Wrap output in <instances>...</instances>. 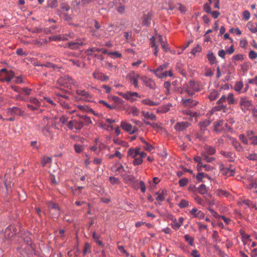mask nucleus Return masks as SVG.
I'll return each instance as SVG.
<instances>
[{
	"instance_id": "nucleus-1",
	"label": "nucleus",
	"mask_w": 257,
	"mask_h": 257,
	"mask_svg": "<svg viewBox=\"0 0 257 257\" xmlns=\"http://www.w3.org/2000/svg\"><path fill=\"white\" fill-rule=\"evenodd\" d=\"M19 252L23 257H30L34 251V246L30 239L27 240V243L24 242L19 248Z\"/></svg>"
},
{
	"instance_id": "nucleus-2",
	"label": "nucleus",
	"mask_w": 257,
	"mask_h": 257,
	"mask_svg": "<svg viewBox=\"0 0 257 257\" xmlns=\"http://www.w3.org/2000/svg\"><path fill=\"white\" fill-rule=\"evenodd\" d=\"M48 206L50 207L49 212L51 217L54 220H57L60 215V208L58 205L53 202L49 201L47 203Z\"/></svg>"
},
{
	"instance_id": "nucleus-3",
	"label": "nucleus",
	"mask_w": 257,
	"mask_h": 257,
	"mask_svg": "<svg viewBox=\"0 0 257 257\" xmlns=\"http://www.w3.org/2000/svg\"><path fill=\"white\" fill-rule=\"evenodd\" d=\"M68 128L74 132L80 130L84 126V122L79 119H74L68 123Z\"/></svg>"
},
{
	"instance_id": "nucleus-4",
	"label": "nucleus",
	"mask_w": 257,
	"mask_h": 257,
	"mask_svg": "<svg viewBox=\"0 0 257 257\" xmlns=\"http://www.w3.org/2000/svg\"><path fill=\"white\" fill-rule=\"evenodd\" d=\"M186 91L189 95H192L194 91L199 90L198 85L193 80L189 81L186 84Z\"/></svg>"
},
{
	"instance_id": "nucleus-5",
	"label": "nucleus",
	"mask_w": 257,
	"mask_h": 257,
	"mask_svg": "<svg viewBox=\"0 0 257 257\" xmlns=\"http://www.w3.org/2000/svg\"><path fill=\"white\" fill-rule=\"evenodd\" d=\"M191 125V123L187 121L177 122L174 128L177 131L181 132L185 131L187 127Z\"/></svg>"
},
{
	"instance_id": "nucleus-6",
	"label": "nucleus",
	"mask_w": 257,
	"mask_h": 257,
	"mask_svg": "<svg viewBox=\"0 0 257 257\" xmlns=\"http://www.w3.org/2000/svg\"><path fill=\"white\" fill-rule=\"evenodd\" d=\"M141 79L147 86L151 89H155L156 88V84L151 79L148 78L146 76H142Z\"/></svg>"
},
{
	"instance_id": "nucleus-7",
	"label": "nucleus",
	"mask_w": 257,
	"mask_h": 257,
	"mask_svg": "<svg viewBox=\"0 0 257 257\" xmlns=\"http://www.w3.org/2000/svg\"><path fill=\"white\" fill-rule=\"evenodd\" d=\"M182 102H183V104L184 106H185L186 107H193V106L196 105L198 103V101L193 100L190 98L186 99H182Z\"/></svg>"
},
{
	"instance_id": "nucleus-8",
	"label": "nucleus",
	"mask_w": 257,
	"mask_h": 257,
	"mask_svg": "<svg viewBox=\"0 0 257 257\" xmlns=\"http://www.w3.org/2000/svg\"><path fill=\"white\" fill-rule=\"evenodd\" d=\"M119 95L122 96L123 98L127 100H132V97L134 96L139 97V94L137 92H128L126 93L122 92L119 93Z\"/></svg>"
},
{
	"instance_id": "nucleus-9",
	"label": "nucleus",
	"mask_w": 257,
	"mask_h": 257,
	"mask_svg": "<svg viewBox=\"0 0 257 257\" xmlns=\"http://www.w3.org/2000/svg\"><path fill=\"white\" fill-rule=\"evenodd\" d=\"M239 104L241 106L242 109L243 110V109H247L248 107L251 105V103L250 101L245 98H241L240 100Z\"/></svg>"
},
{
	"instance_id": "nucleus-10",
	"label": "nucleus",
	"mask_w": 257,
	"mask_h": 257,
	"mask_svg": "<svg viewBox=\"0 0 257 257\" xmlns=\"http://www.w3.org/2000/svg\"><path fill=\"white\" fill-rule=\"evenodd\" d=\"M143 116L146 119H150L151 120H156L157 119V117L156 115H155L153 113L146 112L145 111H142L141 112Z\"/></svg>"
},
{
	"instance_id": "nucleus-11",
	"label": "nucleus",
	"mask_w": 257,
	"mask_h": 257,
	"mask_svg": "<svg viewBox=\"0 0 257 257\" xmlns=\"http://www.w3.org/2000/svg\"><path fill=\"white\" fill-rule=\"evenodd\" d=\"M84 44L83 42L80 41L79 42H70L67 43L68 47L71 49H77L79 48L80 46Z\"/></svg>"
},
{
	"instance_id": "nucleus-12",
	"label": "nucleus",
	"mask_w": 257,
	"mask_h": 257,
	"mask_svg": "<svg viewBox=\"0 0 257 257\" xmlns=\"http://www.w3.org/2000/svg\"><path fill=\"white\" fill-rule=\"evenodd\" d=\"M8 111L10 113H14L18 115H24V111H22L20 108L16 107L9 108Z\"/></svg>"
},
{
	"instance_id": "nucleus-13",
	"label": "nucleus",
	"mask_w": 257,
	"mask_h": 257,
	"mask_svg": "<svg viewBox=\"0 0 257 257\" xmlns=\"http://www.w3.org/2000/svg\"><path fill=\"white\" fill-rule=\"evenodd\" d=\"M207 58L210 64L213 65L216 63V57L211 51L208 52L207 55Z\"/></svg>"
},
{
	"instance_id": "nucleus-14",
	"label": "nucleus",
	"mask_w": 257,
	"mask_h": 257,
	"mask_svg": "<svg viewBox=\"0 0 257 257\" xmlns=\"http://www.w3.org/2000/svg\"><path fill=\"white\" fill-rule=\"evenodd\" d=\"M93 77L94 78L100 80L101 81H105L108 80V77L100 73H94Z\"/></svg>"
},
{
	"instance_id": "nucleus-15",
	"label": "nucleus",
	"mask_w": 257,
	"mask_h": 257,
	"mask_svg": "<svg viewBox=\"0 0 257 257\" xmlns=\"http://www.w3.org/2000/svg\"><path fill=\"white\" fill-rule=\"evenodd\" d=\"M121 127L126 132H130L132 130V126L131 124L122 121L120 124Z\"/></svg>"
},
{
	"instance_id": "nucleus-16",
	"label": "nucleus",
	"mask_w": 257,
	"mask_h": 257,
	"mask_svg": "<svg viewBox=\"0 0 257 257\" xmlns=\"http://www.w3.org/2000/svg\"><path fill=\"white\" fill-rule=\"evenodd\" d=\"M210 123V121L209 120H205L199 123L201 131H205V128L208 126Z\"/></svg>"
},
{
	"instance_id": "nucleus-17",
	"label": "nucleus",
	"mask_w": 257,
	"mask_h": 257,
	"mask_svg": "<svg viewBox=\"0 0 257 257\" xmlns=\"http://www.w3.org/2000/svg\"><path fill=\"white\" fill-rule=\"evenodd\" d=\"M247 26L250 31L252 33L257 32V23H252L249 22L247 24Z\"/></svg>"
},
{
	"instance_id": "nucleus-18",
	"label": "nucleus",
	"mask_w": 257,
	"mask_h": 257,
	"mask_svg": "<svg viewBox=\"0 0 257 257\" xmlns=\"http://www.w3.org/2000/svg\"><path fill=\"white\" fill-rule=\"evenodd\" d=\"M168 66L167 64H164L162 65H160L157 69L156 70H151V71H153L156 75L157 74H159L160 71H162L165 69L167 68Z\"/></svg>"
},
{
	"instance_id": "nucleus-19",
	"label": "nucleus",
	"mask_w": 257,
	"mask_h": 257,
	"mask_svg": "<svg viewBox=\"0 0 257 257\" xmlns=\"http://www.w3.org/2000/svg\"><path fill=\"white\" fill-rule=\"evenodd\" d=\"M69 61L72 62L73 65L76 66L78 67H84L85 66V64L84 62H81L79 60H69Z\"/></svg>"
},
{
	"instance_id": "nucleus-20",
	"label": "nucleus",
	"mask_w": 257,
	"mask_h": 257,
	"mask_svg": "<svg viewBox=\"0 0 257 257\" xmlns=\"http://www.w3.org/2000/svg\"><path fill=\"white\" fill-rule=\"evenodd\" d=\"M156 194L158 195L157 197L156 198V200L162 201L165 200V195L167 194V191L163 190L160 194H159L158 192H157L156 193Z\"/></svg>"
},
{
	"instance_id": "nucleus-21",
	"label": "nucleus",
	"mask_w": 257,
	"mask_h": 257,
	"mask_svg": "<svg viewBox=\"0 0 257 257\" xmlns=\"http://www.w3.org/2000/svg\"><path fill=\"white\" fill-rule=\"evenodd\" d=\"M76 94L79 95L85 96L86 98H91V95L84 90H77Z\"/></svg>"
},
{
	"instance_id": "nucleus-22",
	"label": "nucleus",
	"mask_w": 257,
	"mask_h": 257,
	"mask_svg": "<svg viewBox=\"0 0 257 257\" xmlns=\"http://www.w3.org/2000/svg\"><path fill=\"white\" fill-rule=\"evenodd\" d=\"M198 192L202 195L207 193V190L204 184H201L197 189Z\"/></svg>"
},
{
	"instance_id": "nucleus-23",
	"label": "nucleus",
	"mask_w": 257,
	"mask_h": 257,
	"mask_svg": "<svg viewBox=\"0 0 257 257\" xmlns=\"http://www.w3.org/2000/svg\"><path fill=\"white\" fill-rule=\"evenodd\" d=\"M204 149L207 151L208 155H212L215 153V149L213 147L205 145L204 146Z\"/></svg>"
},
{
	"instance_id": "nucleus-24",
	"label": "nucleus",
	"mask_w": 257,
	"mask_h": 257,
	"mask_svg": "<svg viewBox=\"0 0 257 257\" xmlns=\"http://www.w3.org/2000/svg\"><path fill=\"white\" fill-rule=\"evenodd\" d=\"M142 103L145 105H149V106H154V105H158V103H156L155 102H154L153 101L149 99H146L142 100Z\"/></svg>"
},
{
	"instance_id": "nucleus-25",
	"label": "nucleus",
	"mask_w": 257,
	"mask_h": 257,
	"mask_svg": "<svg viewBox=\"0 0 257 257\" xmlns=\"http://www.w3.org/2000/svg\"><path fill=\"white\" fill-rule=\"evenodd\" d=\"M226 100L229 104H233L236 103V101L234 99V96L232 93H229L226 97Z\"/></svg>"
},
{
	"instance_id": "nucleus-26",
	"label": "nucleus",
	"mask_w": 257,
	"mask_h": 257,
	"mask_svg": "<svg viewBox=\"0 0 257 257\" xmlns=\"http://www.w3.org/2000/svg\"><path fill=\"white\" fill-rule=\"evenodd\" d=\"M80 119L82 120L86 125H88L92 123L90 118L86 115H82L80 117Z\"/></svg>"
},
{
	"instance_id": "nucleus-27",
	"label": "nucleus",
	"mask_w": 257,
	"mask_h": 257,
	"mask_svg": "<svg viewBox=\"0 0 257 257\" xmlns=\"http://www.w3.org/2000/svg\"><path fill=\"white\" fill-rule=\"evenodd\" d=\"M218 93L217 91H212L209 95L208 96V98L211 101L214 100L218 96Z\"/></svg>"
},
{
	"instance_id": "nucleus-28",
	"label": "nucleus",
	"mask_w": 257,
	"mask_h": 257,
	"mask_svg": "<svg viewBox=\"0 0 257 257\" xmlns=\"http://www.w3.org/2000/svg\"><path fill=\"white\" fill-rule=\"evenodd\" d=\"M220 154L226 158L232 159L234 157V155L230 152L222 151H221Z\"/></svg>"
},
{
	"instance_id": "nucleus-29",
	"label": "nucleus",
	"mask_w": 257,
	"mask_h": 257,
	"mask_svg": "<svg viewBox=\"0 0 257 257\" xmlns=\"http://www.w3.org/2000/svg\"><path fill=\"white\" fill-rule=\"evenodd\" d=\"M217 193L219 196H224L227 198L229 195L230 193L225 190L219 189L217 191Z\"/></svg>"
},
{
	"instance_id": "nucleus-30",
	"label": "nucleus",
	"mask_w": 257,
	"mask_h": 257,
	"mask_svg": "<svg viewBox=\"0 0 257 257\" xmlns=\"http://www.w3.org/2000/svg\"><path fill=\"white\" fill-rule=\"evenodd\" d=\"M93 238L99 245L103 246H104V244L102 243V242L99 240V235H97L95 232H93Z\"/></svg>"
},
{
	"instance_id": "nucleus-31",
	"label": "nucleus",
	"mask_w": 257,
	"mask_h": 257,
	"mask_svg": "<svg viewBox=\"0 0 257 257\" xmlns=\"http://www.w3.org/2000/svg\"><path fill=\"white\" fill-rule=\"evenodd\" d=\"M51 162V158L50 157H43L41 164L43 167H44L47 163Z\"/></svg>"
},
{
	"instance_id": "nucleus-32",
	"label": "nucleus",
	"mask_w": 257,
	"mask_h": 257,
	"mask_svg": "<svg viewBox=\"0 0 257 257\" xmlns=\"http://www.w3.org/2000/svg\"><path fill=\"white\" fill-rule=\"evenodd\" d=\"M180 208H182L186 207L189 205V202L188 201H186V200L182 199L181 200L180 203L178 204Z\"/></svg>"
},
{
	"instance_id": "nucleus-33",
	"label": "nucleus",
	"mask_w": 257,
	"mask_h": 257,
	"mask_svg": "<svg viewBox=\"0 0 257 257\" xmlns=\"http://www.w3.org/2000/svg\"><path fill=\"white\" fill-rule=\"evenodd\" d=\"M184 238L186 241H187L190 245H193L194 238L188 234L184 236Z\"/></svg>"
},
{
	"instance_id": "nucleus-34",
	"label": "nucleus",
	"mask_w": 257,
	"mask_h": 257,
	"mask_svg": "<svg viewBox=\"0 0 257 257\" xmlns=\"http://www.w3.org/2000/svg\"><path fill=\"white\" fill-rule=\"evenodd\" d=\"M232 145L237 151H242V147L241 146L240 144L237 141H233L232 142Z\"/></svg>"
},
{
	"instance_id": "nucleus-35",
	"label": "nucleus",
	"mask_w": 257,
	"mask_h": 257,
	"mask_svg": "<svg viewBox=\"0 0 257 257\" xmlns=\"http://www.w3.org/2000/svg\"><path fill=\"white\" fill-rule=\"evenodd\" d=\"M15 74L14 72L10 71L8 72L7 77L5 78L6 81L8 82H9L11 81L12 78L14 77Z\"/></svg>"
},
{
	"instance_id": "nucleus-36",
	"label": "nucleus",
	"mask_w": 257,
	"mask_h": 257,
	"mask_svg": "<svg viewBox=\"0 0 257 257\" xmlns=\"http://www.w3.org/2000/svg\"><path fill=\"white\" fill-rule=\"evenodd\" d=\"M223 125V121H221V120H218L217 121H216L215 123H214V130L215 131H220L218 129V127H219V126H221Z\"/></svg>"
},
{
	"instance_id": "nucleus-37",
	"label": "nucleus",
	"mask_w": 257,
	"mask_h": 257,
	"mask_svg": "<svg viewBox=\"0 0 257 257\" xmlns=\"http://www.w3.org/2000/svg\"><path fill=\"white\" fill-rule=\"evenodd\" d=\"M127 155L132 156L133 158L135 159L139 155L135 151H134V149L131 148L128 151Z\"/></svg>"
},
{
	"instance_id": "nucleus-38",
	"label": "nucleus",
	"mask_w": 257,
	"mask_h": 257,
	"mask_svg": "<svg viewBox=\"0 0 257 257\" xmlns=\"http://www.w3.org/2000/svg\"><path fill=\"white\" fill-rule=\"evenodd\" d=\"M99 102L101 103H103L105 106H106L107 108H109L110 109H114L116 108V105L113 104L110 105L103 100H100Z\"/></svg>"
},
{
	"instance_id": "nucleus-39",
	"label": "nucleus",
	"mask_w": 257,
	"mask_h": 257,
	"mask_svg": "<svg viewBox=\"0 0 257 257\" xmlns=\"http://www.w3.org/2000/svg\"><path fill=\"white\" fill-rule=\"evenodd\" d=\"M122 177L124 178V179L131 182H134L136 181L135 177L131 175L122 176Z\"/></svg>"
},
{
	"instance_id": "nucleus-40",
	"label": "nucleus",
	"mask_w": 257,
	"mask_h": 257,
	"mask_svg": "<svg viewBox=\"0 0 257 257\" xmlns=\"http://www.w3.org/2000/svg\"><path fill=\"white\" fill-rule=\"evenodd\" d=\"M243 84L241 82H237L236 83L234 89L236 91H239L242 88Z\"/></svg>"
},
{
	"instance_id": "nucleus-41",
	"label": "nucleus",
	"mask_w": 257,
	"mask_h": 257,
	"mask_svg": "<svg viewBox=\"0 0 257 257\" xmlns=\"http://www.w3.org/2000/svg\"><path fill=\"white\" fill-rule=\"evenodd\" d=\"M223 167L224 166L222 165L220 166V171L223 175L228 176L230 169L228 168H224Z\"/></svg>"
},
{
	"instance_id": "nucleus-42",
	"label": "nucleus",
	"mask_w": 257,
	"mask_h": 257,
	"mask_svg": "<svg viewBox=\"0 0 257 257\" xmlns=\"http://www.w3.org/2000/svg\"><path fill=\"white\" fill-rule=\"evenodd\" d=\"M109 181H110V183L111 184H120V182H119L118 179L117 178L113 177H110L109 178Z\"/></svg>"
},
{
	"instance_id": "nucleus-43",
	"label": "nucleus",
	"mask_w": 257,
	"mask_h": 257,
	"mask_svg": "<svg viewBox=\"0 0 257 257\" xmlns=\"http://www.w3.org/2000/svg\"><path fill=\"white\" fill-rule=\"evenodd\" d=\"M188 183V179L186 178H183L179 180V184L180 186L181 187H184L186 186L187 184Z\"/></svg>"
},
{
	"instance_id": "nucleus-44",
	"label": "nucleus",
	"mask_w": 257,
	"mask_h": 257,
	"mask_svg": "<svg viewBox=\"0 0 257 257\" xmlns=\"http://www.w3.org/2000/svg\"><path fill=\"white\" fill-rule=\"evenodd\" d=\"M207 176V174H205L204 173H199L196 176V179L199 181L202 182L203 178L206 177Z\"/></svg>"
},
{
	"instance_id": "nucleus-45",
	"label": "nucleus",
	"mask_w": 257,
	"mask_h": 257,
	"mask_svg": "<svg viewBox=\"0 0 257 257\" xmlns=\"http://www.w3.org/2000/svg\"><path fill=\"white\" fill-rule=\"evenodd\" d=\"M143 162V160L142 158H141L140 157L139 158H136L134 159V160L133 161V164L134 165H139L141 164Z\"/></svg>"
},
{
	"instance_id": "nucleus-46",
	"label": "nucleus",
	"mask_w": 257,
	"mask_h": 257,
	"mask_svg": "<svg viewBox=\"0 0 257 257\" xmlns=\"http://www.w3.org/2000/svg\"><path fill=\"white\" fill-rule=\"evenodd\" d=\"M151 18V15H145L144 17V20H143V24L145 25H149V20H150Z\"/></svg>"
},
{
	"instance_id": "nucleus-47",
	"label": "nucleus",
	"mask_w": 257,
	"mask_h": 257,
	"mask_svg": "<svg viewBox=\"0 0 257 257\" xmlns=\"http://www.w3.org/2000/svg\"><path fill=\"white\" fill-rule=\"evenodd\" d=\"M218 235L217 231L216 230L213 231L212 234V238L214 239V241L216 243L220 242V240L218 239Z\"/></svg>"
},
{
	"instance_id": "nucleus-48",
	"label": "nucleus",
	"mask_w": 257,
	"mask_h": 257,
	"mask_svg": "<svg viewBox=\"0 0 257 257\" xmlns=\"http://www.w3.org/2000/svg\"><path fill=\"white\" fill-rule=\"evenodd\" d=\"M203 8L204 11L208 14H210L211 13V7L209 6V5L207 3L205 4L203 6Z\"/></svg>"
},
{
	"instance_id": "nucleus-49",
	"label": "nucleus",
	"mask_w": 257,
	"mask_h": 257,
	"mask_svg": "<svg viewBox=\"0 0 257 257\" xmlns=\"http://www.w3.org/2000/svg\"><path fill=\"white\" fill-rule=\"evenodd\" d=\"M246 158L248 160H251V161L257 160V154H255V153L251 154L249 155Z\"/></svg>"
},
{
	"instance_id": "nucleus-50",
	"label": "nucleus",
	"mask_w": 257,
	"mask_h": 257,
	"mask_svg": "<svg viewBox=\"0 0 257 257\" xmlns=\"http://www.w3.org/2000/svg\"><path fill=\"white\" fill-rule=\"evenodd\" d=\"M239 140L244 144L247 145L248 141L244 135H240L239 137Z\"/></svg>"
},
{
	"instance_id": "nucleus-51",
	"label": "nucleus",
	"mask_w": 257,
	"mask_h": 257,
	"mask_svg": "<svg viewBox=\"0 0 257 257\" xmlns=\"http://www.w3.org/2000/svg\"><path fill=\"white\" fill-rule=\"evenodd\" d=\"M249 57L251 59H255L257 57V53L254 51H250L249 53Z\"/></svg>"
},
{
	"instance_id": "nucleus-52",
	"label": "nucleus",
	"mask_w": 257,
	"mask_h": 257,
	"mask_svg": "<svg viewBox=\"0 0 257 257\" xmlns=\"http://www.w3.org/2000/svg\"><path fill=\"white\" fill-rule=\"evenodd\" d=\"M243 18L245 20H248L250 18V13L248 11H245L243 12Z\"/></svg>"
},
{
	"instance_id": "nucleus-53",
	"label": "nucleus",
	"mask_w": 257,
	"mask_h": 257,
	"mask_svg": "<svg viewBox=\"0 0 257 257\" xmlns=\"http://www.w3.org/2000/svg\"><path fill=\"white\" fill-rule=\"evenodd\" d=\"M49 7L51 8H55L58 6V2L57 0H52L49 4Z\"/></svg>"
},
{
	"instance_id": "nucleus-54",
	"label": "nucleus",
	"mask_w": 257,
	"mask_h": 257,
	"mask_svg": "<svg viewBox=\"0 0 257 257\" xmlns=\"http://www.w3.org/2000/svg\"><path fill=\"white\" fill-rule=\"evenodd\" d=\"M181 223L177 222L176 220H175L174 223L172 224V228L176 230L178 229L181 226Z\"/></svg>"
},
{
	"instance_id": "nucleus-55",
	"label": "nucleus",
	"mask_w": 257,
	"mask_h": 257,
	"mask_svg": "<svg viewBox=\"0 0 257 257\" xmlns=\"http://www.w3.org/2000/svg\"><path fill=\"white\" fill-rule=\"evenodd\" d=\"M145 145H146V146L144 148V149L145 150L148 152H151L153 149H154V147L152 145L149 144L148 142Z\"/></svg>"
},
{
	"instance_id": "nucleus-56",
	"label": "nucleus",
	"mask_w": 257,
	"mask_h": 257,
	"mask_svg": "<svg viewBox=\"0 0 257 257\" xmlns=\"http://www.w3.org/2000/svg\"><path fill=\"white\" fill-rule=\"evenodd\" d=\"M74 149H75L76 152H77V153H80L83 150L82 146L79 145H75Z\"/></svg>"
},
{
	"instance_id": "nucleus-57",
	"label": "nucleus",
	"mask_w": 257,
	"mask_h": 257,
	"mask_svg": "<svg viewBox=\"0 0 257 257\" xmlns=\"http://www.w3.org/2000/svg\"><path fill=\"white\" fill-rule=\"evenodd\" d=\"M60 35L52 36L49 38L50 41H60Z\"/></svg>"
},
{
	"instance_id": "nucleus-58",
	"label": "nucleus",
	"mask_w": 257,
	"mask_h": 257,
	"mask_svg": "<svg viewBox=\"0 0 257 257\" xmlns=\"http://www.w3.org/2000/svg\"><path fill=\"white\" fill-rule=\"evenodd\" d=\"M16 53L18 55L20 56H26L27 55V53L24 52L23 49L22 48H19L17 50Z\"/></svg>"
},
{
	"instance_id": "nucleus-59",
	"label": "nucleus",
	"mask_w": 257,
	"mask_h": 257,
	"mask_svg": "<svg viewBox=\"0 0 257 257\" xmlns=\"http://www.w3.org/2000/svg\"><path fill=\"white\" fill-rule=\"evenodd\" d=\"M118 249H119V250H120L121 252L125 254L126 256L127 257L129 256V253H128L124 248V247L123 246H121V245H120V246H118Z\"/></svg>"
},
{
	"instance_id": "nucleus-60",
	"label": "nucleus",
	"mask_w": 257,
	"mask_h": 257,
	"mask_svg": "<svg viewBox=\"0 0 257 257\" xmlns=\"http://www.w3.org/2000/svg\"><path fill=\"white\" fill-rule=\"evenodd\" d=\"M202 155L204 157V159L207 162H211L214 160V158L213 157H209L207 156L205 154L202 153Z\"/></svg>"
},
{
	"instance_id": "nucleus-61",
	"label": "nucleus",
	"mask_w": 257,
	"mask_h": 257,
	"mask_svg": "<svg viewBox=\"0 0 257 257\" xmlns=\"http://www.w3.org/2000/svg\"><path fill=\"white\" fill-rule=\"evenodd\" d=\"M90 247V245L88 242H86L84 244V249L83 251V253L84 255H85L88 251V248Z\"/></svg>"
},
{
	"instance_id": "nucleus-62",
	"label": "nucleus",
	"mask_w": 257,
	"mask_h": 257,
	"mask_svg": "<svg viewBox=\"0 0 257 257\" xmlns=\"http://www.w3.org/2000/svg\"><path fill=\"white\" fill-rule=\"evenodd\" d=\"M226 101V96L225 95H223L217 101V103L220 104L223 103V102Z\"/></svg>"
},
{
	"instance_id": "nucleus-63",
	"label": "nucleus",
	"mask_w": 257,
	"mask_h": 257,
	"mask_svg": "<svg viewBox=\"0 0 257 257\" xmlns=\"http://www.w3.org/2000/svg\"><path fill=\"white\" fill-rule=\"evenodd\" d=\"M112 99L114 102H116L118 103L121 104L123 102V100H122L120 98L116 96H113L112 98Z\"/></svg>"
},
{
	"instance_id": "nucleus-64",
	"label": "nucleus",
	"mask_w": 257,
	"mask_h": 257,
	"mask_svg": "<svg viewBox=\"0 0 257 257\" xmlns=\"http://www.w3.org/2000/svg\"><path fill=\"white\" fill-rule=\"evenodd\" d=\"M250 140L251 141V144L252 145L254 146L257 145V136L250 138Z\"/></svg>"
}]
</instances>
